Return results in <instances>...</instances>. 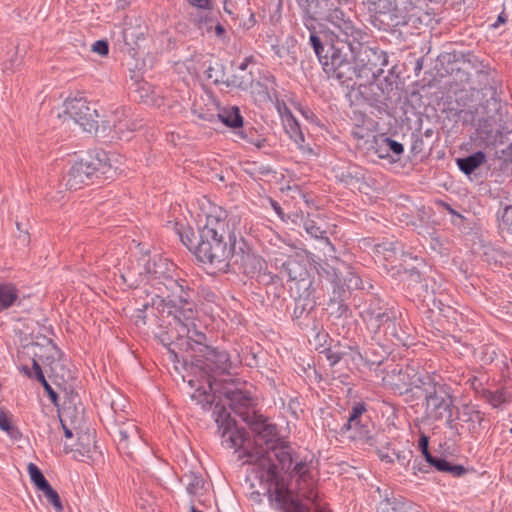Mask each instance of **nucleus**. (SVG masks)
I'll use <instances>...</instances> for the list:
<instances>
[{
    "mask_svg": "<svg viewBox=\"0 0 512 512\" xmlns=\"http://www.w3.org/2000/svg\"><path fill=\"white\" fill-rule=\"evenodd\" d=\"M239 224L238 216L230 215L221 206H211L198 231L195 256L218 271H225L232 260L244 274L253 277L263 269L264 261L237 232Z\"/></svg>",
    "mask_w": 512,
    "mask_h": 512,
    "instance_id": "1",
    "label": "nucleus"
},
{
    "mask_svg": "<svg viewBox=\"0 0 512 512\" xmlns=\"http://www.w3.org/2000/svg\"><path fill=\"white\" fill-rule=\"evenodd\" d=\"M333 26L330 31H311L309 43L328 78L349 86L354 70L347 49L355 43L370 40V34L351 19L342 9L334 8L325 16Z\"/></svg>",
    "mask_w": 512,
    "mask_h": 512,
    "instance_id": "2",
    "label": "nucleus"
},
{
    "mask_svg": "<svg viewBox=\"0 0 512 512\" xmlns=\"http://www.w3.org/2000/svg\"><path fill=\"white\" fill-rule=\"evenodd\" d=\"M333 26L330 31H311L309 43L328 78L349 86L354 70L347 49L355 43L370 40V34L351 19L342 9L334 8L325 16Z\"/></svg>",
    "mask_w": 512,
    "mask_h": 512,
    "instance_id": "3",
    "label": "nucleus"
},
{
    "mask_svg": "<svg viewBox=\"0 0 512 512\" xmlns=\"http://www.w3.org/2000/svg\"><path fill=\"white\" fill-rule=\"evenodd\" d=\"M333 26L330 31H311L309 43L328 78L349 86L354 70L347 49L355 43L370 40V34L351 19L342 9L334 8L325 16Z\"/></svg>",
    "mask_w": 512,
    "mask_h": 512,
    "instance_id": "4",
    "label": "nucleus"
},
{
    "mask_svg": "<svg viewBox=\"0 0 512 512\" xmlns=\"http://www.w3.org/2000/svg\"><path fill=\"white\" fill-rule=\"evenodd\" d=\"M251 461L259 462L260 479L266 483V495L270 507L276 512H311V508L303 499L312 503L317 502V492L314 489V479L310 464L300 460L290 471V477L296 478V488L292 490L284 481L278 467L271 457L263 453H251Z\"/></svg>",
    "mask_w": 512,
    "mask_h": 512,
    "instance_id": "5",
    "label": "nucleus"
},
{
    "mask_svg": "<svg viewBox=\"0 0 512 512\" xmlns=\"http://www.w3.org/2000/svg\"><path fill=\"white\" fill-rule=\"evenodd\" d=\"M146 282L158 292L156 296L168 305L193 313L197 291L194 284L181 276V271L167 258L155 255L143 265Z\"/></svg>",
    "mask_w": 512,
    "mask_h": 512,
    "instance_id": "6",
    "label": "nucleus"
},
{
    "mask_svg": "<svg viewBox=\"0 0 512 512\" xmlns=\"http://www.w3.org/2000/svg\"><path fill=\"white\" fill-rule=\"evenodd\" d=\"M360 317L375 343L390 342L396 346H409L412 328L402 313L380 297L370 295L364 302Z\"/></svg>",
    "mask_w": 512,
    "mask_h": 512,
    "instance_id": "7",
    "label": "nucleus"
},
{
    "mask_svg": "<svg viewBox=\"0 0 512 512\" xmlns=\"http://www.w3.org/2000/svg\"><path fill=\"white\" fill-rule=\"evenodd\" d=\"M280 274L292 283L290 295L294 300V308L291 317L293 321L301 324L300 321L306 319L317 305L316 282L307 269L294 258L282 263Z\"/></svg>",
    "mask_w": 512,
    "mask_h": 512,
    "instance_id": "8",
    "label": "nucleus"
},
{
    "mask_svg": "<svg viewBox=\"0 0 512 512\" xmlns=\"http://www.w3.org/2000/svg\"><path fill=\"white\" fill-rule=\"evenodd\" d=\"M115 170L107 153L94 150L79 157L63 177L64 185L69 190L81 189L84 185L93 184L96 180L112 179Z\"/></svg>",
    "mask_w": 512,
    "mask_h": 512,
    "instance_id": "9",
    "label": "nucleus"
},
{
    "mask_svg": "<svg viewBox=\"0 0 512 512\" xmlns=\"http://www.w3.org/2000/svg\"><path fill=\"white\" fill-rule=\"evenodd\" d=\"M204 360L200 368L208 376V386L211 393L205 391L201 394L204 399L201 401L204 409H211L215 402V394L213 392V385L216 381L217 375L230 374L231 370L236 368L239 360H232L229 353L226 350L214 348L211 346H205L204 352H202Z\"/></svg>",
    "mask_w": 512,
    "mask_h": 512,
    "instance_id": "10",
    "label": "nucleus"
},
{
    "mask_svg": "<svg viewBox=\"0 0 512 512\" xmlns=\"http://www.w3.org/2000/svg\"><path fill=\"white\" fill-rule=\"evenodd\" d=\"M338 433L342 437L359 441L363 445L376 444L379 432L375 429L365 402L360 401L353 404L347 421L340 427Z\"/></svg>",
    "mask_w": 512,
    "mask_h": 512,
    "instance_id": "11",
    "label": "nucleus"
},
{
    "mask_svg": "<svg viewBox=\"0 0 512 512\" xmlns=\"http://www.w3.org/2000/svg\"><path fill=\"white\" fill-rule=\"evenodd\" d=\"M368 43L369 40L355 43L346 52L350 53L354 60V74L358 70L359 76L376 80L383 73V67L388 65V56L378 46L371 47Z\"/></svg>",
    "mask_w": 512,
    "mask_h": 512,
    "instance_id": "12",
    "label": "nucleus"
},
{
    "mask_svg": "<svg viewBox=\"0 0 512 512\" xmlns=\"http://www.w3.org/2000/svg\"><path fill=\"white\" fill-rule=\"evenodd\" d=\"M317 272L320 278L330 284L331 294L329 299L347 301L351 291L362 288V279L350 267L342 272L327 262L319 264Z\"/></svg>",
    "mask_w": 512,
    "mask_h": 512,
    "instance_id": "13",
    "label": "nucleus"
},
{
    "mask_svg": "<svg viewBox=\"0 0 512 512\" xmlns=\"http://www.w3.org/2000/svg\"><path fill=\"white\" fill-rule=\"evenodd\" d=\"M481 93L484 101L480 103L482 113L489 118H495L501 115L502 99L500 97L502 89V80L498 77L495 70L490 68L478 71Z\"/></svg>",
    "mask_w": 512,
    "mask_h": 512,
    "instance_id": "14",
    "label": "nucleus"
},
{
    "mask_svg": "<svg viewBox=\"0 0 512 512\" xmlns=\"http://www.w3.org/2000/svg\"><path fill=\"white\" fill-rule=\"evenodd\" d=\"M424 398V415L427 420L441 421L449 411H454L456 396L451 385L443 382Z\"/></svg>",
    "mask_w": 512,
    "mask_h": 512,
    "instance_id": "15",
    "label": "nucleus"
},
{
    "mask_svg": "<svg viewBox=\"0 0 512 512\" xmlns=\"http://www.w3.org/2000/svg\"><path fill=\"white\" fill-rule=\"evenodd\" d=\"M244 421L249 425L250 429L255 433V442L259 445L263 442L266 448H260L257 450H244V455L247 457V462L254 463L259 466V462L251 461L249 455L251 453H263L265 457L269 456V449L272 445H276L281 440L278 437L277 426L273 423H269L267 419L263 418L261 415H257L255 413L247 414L244 417Z\"/></svg>",
    "mask_w": 512,
    "mask_h": 512,
    "instance_id": "16",
    "label": "nucleus"
},
{
    "mask_svg": "<svg viewBox=\"0 0 512 512\" xmlns=\"http://www.w3.org/2000/svg\"><path fill=\"white\" fill-rule=\"evenodd\" d=\"M215 422L221 433L222 444L227 448H241L247 440L248 433L244 428H238L225 405L217 402L213 408Z\"/></svg>",
    "mask_w": 512,
    "mask_h": 512,
    "instance_id": "17",
    "label": "nucleus"
},
{
    "mask_svg": "<svg viewBox=\"0 0 512 512\" xmlns=\"http://www.w3.org/2000/svg\"><path fill=\"white\" fill-rule=\"evenodd\" d=\"M65 113L85 132L96 133L98 131L97 109L95 104L91 105L86 99L81 97L67 100Z\"/></svg>",
    "mask_w": 512,
    "mask_h": 512,
    "instance_id": "18",
    "label": "nucleus"
},
{
    "mask_svg": "<svg viewBox=\"0 0 512 512\" xmlns=\"http://www.w3.org/2000/svg\"><path fill=\"white\" fill-rule=\"evenodd\" d=\"M116 435L118 437V450L134 460V452L130 445L138 448L144 446L138 426L133 421L124 422L117 427Z\"/></svg>",
    "mask_w": 512,
    "mask_h": 512,
    "instance_id": "19",
    "label": "nucleus"
},
{
    "mask_svg": "<svg viewBox=\"0 0 512 512\" xmlns=\"http://www.w3.org/2000/svg\"><path fill=\"white\" fill-rule=\"evenodd\" d=\"M381 500L377 504L376 512H420L419 507L411 501L399 496L396 497L390 488H377Z\"/></svg>",
    "mask_w": 512,
    "mask_h": 512,
    "instance_id": "20",
    "label": "nucleus"
},
{
    "mask_svg": "<svg viewBox=\"0 0 512 512\" xmlns=\"http://www.w3.org/2000/svg\"><path fill=\"white\" fill-rule=\"evenodd\" d=\"M37 340L31 342V347L34 348L33 356L43 364L52 366L56 361H61L64 354L62 350L53 342L52 339L46 336L37 337Z\"/></svg>",
    "mask_w": 512,
    "mask_h": 512,
    "instance_id": "21",
    "label": "nucleus"
},
{
    "mask_svg": "<svg viewBox=\"0 0 512 512\" xmlns=\"http://www.w3.org/2000/svg\"><path fill=\"white\" fill-rule=\"evenodd\" d=\"M302 227L311 238L324 242L329 247L330 252H335V247L327 235L326 224L321 214L307 212Z\"/></svg>",
    "mask_w": 512,
    "mask_h": 512,
    "instance_id": "22",
    "label": "nucleus"
},
{
    "mask_svg": "<svg viewBox=\"0 0 512 512\" xmlns=\"http://www.w3.org/2000/svg\"><path fill=\"white\" fill-rule=\"evenodd\" d=\"M352 348L350 346L342 345L340 342H336L334 345H329L328 347L319 350V354L323 355L327 360L330 368L332 369V373L334 377H336L337 371L335 367L341 362H348L349 359L352 361H356L355 352L352 353ZM342 375L338 374L337 377L340 378Z\"/></svg>",
    "mask_w": 512,
    "mask_h": 512,
    "instance_id": "23",
    "label": "nucleus"
},
{
    "mask_svg": "<svg viewBox=\"0 0 512 512\" xmlns=\"http://www.w3.org/2000/svg\"><path fill=\"white\" fill-rule=\"evenodd\" d=\"M174 327L170 330H173V335L176 342H170L169 344V353L172 355L174 360L178 361V350L182 351L185 346L190 345V341L188 340V335L191 333L190 324L187 322H183L180 316L175 315L174 318Z\"/></svg>",
    "mask_w": 512,
    "mask_h": 512,
    "instance_id": "24",
    "label": "nucleus"
},
{
    "mask_svg": "<svg viewBox=\"0 0 512 512\" xmlns=\"http://www.w3.org/2000/svg\"><path fill=\"white\" fill-rule=\"evenodd\" d=\"M331 0H310L305 9L304 25L311 31H316L313 22L317 17L326 16L330 10Z\"/></svg>",
    "mask_w": 512,
    "mask_h": 512,
    "instance_id": "25",
    "label": "nucleus"
},
{
    "mask_svg": "<svg viewBox=\"0 0 512 512\" xmlns=\"http://www.w3.org/2000/svg\"><path fill=\"white\" fill-rule=\"evenodd\" d=\"M387 356V351L384 349V342L371 345L364 351V354L356 351V360H360L369 369L380 366Z\"/></svg>",
    "mask_w": 512,
    "mask_h": 512,
    "instance_id": "26",
    "label": "nucleus"
},
{
    "mask_svg": "<svg viewBox=\"0 0 512 512\" xmlns=\"http://www.w3.org/2000/svg\"><path fill=\"white\" fill-rule=\"evenodd\" d=\"M207 67L204 71L206 79L210 80L215 85L225 84L227 87L238 86L236 81L229 80L226 77V68L221 61L209 60L205 62Z\"/></svg>",
    "mask_w": 512,
    "mask_h": 512,
    "instance_id": "27",
    "label": "nucleus"
},
{
    "mask_svg": "<svg viewBox=\"0 0 512 512\" xmlns=\"http://www.w3.org/2000/svg\"><path fill=\"white\" fill-rule=\"evenodd\" d=\"M368 9L371 13V24L378 29H382L381 24L384 23V20L381 17H389L391 18L392 14V3L390 0H367ZM384 30H387L386 27H383Z\"/></svg>",
    "mask_w": 512,
    "mask_h": 512,
    "instance_id": "28",
    "label": "nucleus"
},
{
    "mask_svg": "<svg viewBox=\"0 0 512 512\" xmlns=\"http://www.w3.org/2000/svg\"><path fill=\"white\" fill-rule=\"evenodd\" d=\"M224 394L229 401L230 408L244 420V417H246L247 414H250L249 411L246 410L250 406L252 400L249 394L239 389L232 391L227 390Z\"/></svg>",
    "mask_w": 512,
    "mask_h": 512,
    "instance_id": "29",
    "label": "nucleus"
},
{
    "mask_svg": "<svg viewBox=\"0 0 512 512\" xmlns=\"http://www.w3.org/2000/svg\"><path fill=\"white\" fill-rule=\"evenodd\" d=\"M234 133L240 139L248 144L254 145L258 149H263L269 146L265 136L248 123H243V125L238 130L234 131Z\"/></svg>",
    "mask_w": 512,
    "mask_h": 512,
    "instance_id": "30",
    "label": "nucleus"
},
{
    "mask_svg": "<svg viewBox=\"0 0 512 512\" xmlns=\"http://www.w3.org/2000/svg\"><path fill=\"white\" fill-rule=\"evenodd\" d=\"M346 302L347 301L329 299L327 311L334 325H338L337 321H342V326H344L345 322L352 317V310Z\"/></svg>",
    "mask_w": 512,
    "mask_h": 512,
    "instance_id": "31",
    "label": "nucleus"
},
{
    "mask_svg": "<svg viewBox=\"0 0 512 512\" xmlns=\"http://www.w3.org/2000/svg\"><path fill=\"white\" fill-rule=\"evenodd\" d=\"M400 251H402V243L396 240H384L374 246L375 256L391 263L398 258Z\"/></svg>",
    "mask_w": 512,
    "mask_h": 512,
    "instance_id": "32",
    "label": "nucleus"
},
{
    "mask_svg": "<svg viewBox=\"0 0 512 512\" xmlns=\"http://www.w3.org/2000/svg\"><path fill=\"white\" fill-rule=\"evenodd\" d=\"M486 162V154L483 151H477L467 157L457 158L456 163L461 172L465 175L472 174L476 169Z\"/></svg>",
    "mask_w": 512,
    "mask_h": 512,
    "instance_id": "33",
    "label": "nucleus"
},
{
    "mask_svg": "<svg viewBox=\"0 0 512 512\" xmlns=\"http://www.w3.org/2000/svg\"><path fill=\"white\" fill-rule=\"evenodd\" d=\"M429 440V437L424 433H422L418 439V449L421 451L427 465H422L421 463L417 464L415 461L412 467L415 475H417L418 472L428 473L431 463L437 458V456H433L429 451Z\"/></svg>",
    "mask_w": 512,
    "mask_h": 512,
    "instance_id": "34",
    "label": "nucleus"
},
{
    "mask_svg": "<svg viewBox=\"0 0 512 512\" xmlns=\"http://www.w3.org/2000/svg\"><path fill=\"white\" fill-rule=\"evenodd\" d=\"M443 382L444 381L442 380L437 381L434 377L428 374L417 375V373L414 371L412 379L413 393H410L411 397L415 396L414 390H420L425 398L429 394L428 392H432L434 388H437V386Z\"/></svg>",
    "mask_w": 512,
    "mask_h": 512,
    "instance_id": "35",
    "label": "nucleus"
},
{
    "mask_svg": "<svg viewBox=\"0 0 512 512\" xmlns=\"http://www.w3.org/2000/svg\"><path fill=\"white\" fill-rule=\"evenodd\" d=\"M269 451H272L274 453V456L277 459L282 470H290L294 458L292 455L293 450L289 444H285L284 442L280 441L276 445H272Z\"/></svg>",
    "mask_w": 512,
    "mask_h": 512,
    "instance_id": "36",
    "label": "nucleus"
},
{
    "mask_svg": "<svg viewBox=\"0 0 512 512\" xmlns=\"http://www.w3.org/2000/svg\"><path fill=\"white\" fill-rule=\"evenodd\" d=\"M219 120L227 127L238 130L244 123V118L237 106L224 108L218 113Z\"/></svg>",
    "mask_w": 512,
    "mask_h": 512,
    "instance_id": "37",
    "label": "nucleus"
},
{
    "mask_svg": "<svg viewBox=\"0 0 512 512\" xmlns=\"http://www.w3.org/2000/svg\"><path fill=\"white\" fill-rule=\"evenodd\" d=\"M19 298L17 287L8 282L0 283V312L12 307Z\"/></svg>",
    "mask_w": 512,
    "mask_h": 512,
    "instance_id": "38",
    "label": "nucleus"
},
{
    "mask_svg": "<svg viewBox=\"0 0 512 512\" xmlns=\"http://www.w3.org/2000/svg\"><path fill=\"white\" fill-rule=\"evenodd\" d=\"M414 369L407 365V371L402 373L400 377L395 380L390 381V387L399 395H409L413 393L412 389V379H413Z\"/></svg>",
    "mask_w": 512,
    "mask_h": 512,
    "instance_id": "39",
    "label": "nucleus"
},
{
    "mask_svg": "<svg viewBox=\"0 0 512 512\" xmlns=\"http://www.w3.org/2000/svg\"><path fill=\"white\" fill-rule=\"evenodd\" d=\"M368 446L374 449L382 462L387 464H393L395 462L394 457L391 455L393 449L391 448V443L383 433L379 432L377 434L376 444Z\"/></svg>",
    "mask_w": 512,
    "mask_h": 512,
    "instance_id": "40",
    "label": "nucleus"
},
{
    "mask_svg": "<svg viewBox=\"0 0 512 512\" xmlns=\"http://www.w3.org/2000/svg\"><path fill=\"white\" fill-rule=\"evenodd\" d=\"M430 467H434L439 472L449 473L454 477L464 476L468 472L463 465L451 463L441 457H437Z\"/></svg>",
    "mask_w": 512,
    "mask_h": 512,
    "instance_id": "41",
    "label": "nucleus"
},
{
    "mask_svg": "<svg viewBox=\"0 0 512 512\" xmlns=\"http://www.w3.org/2000/svg\"><path fill=\"white\" fill-rule=\"evenodd\" d=\"M337 177L346 186H356L364 180L365 174L362 168L358 166H349L338 174Z\"/></svg>",
    "mask_w": 512,
    "mask_h": 512,
    "instance_id": "42",
    "label": "nucleus"
},
{
    "mask_svg": "<svg viewBox=\"0 0 512 512\" xmlns=\"http://www.w3.org/2000/svg\"><path fill=\"white\" fill-rule=\"evenodd\" d=\"M181 481L186 486V491L189 495H197L204 486V479L201 474L189 471L184 473Z\"/></svg>",
    "mask_w": 512,
    "mask_h": 512,
    "instance_id": "43",
    "label": "nucleus"
},
{
    "mask_svg": "<svg viewBox=\"0 0 512 512\" xmlns=\"http://www.w3.org/2000/svg\"><path fill=\"white\" fill-rule=\"evenodd\" d=\"M285 127L290 139L298 146L299 149L305 151V137L299 122L294 116L291 115L290 118L287 119V124Z\"/></svg>",
    "mask_w": 512,
    "mask_h": 512,
    "instance_id": "44",
    "label": "nucleus"
},
{
    "mask_svg": "<svg viewBox=\"0 0 512 512\" xmlns=\"http://www.w3.org/2000/svg\"><path fill=\"white\" fill-rule=\"evenodd\" d=\"M121 279L124 284L129 288H137L141 283L146 282L145 271L136 270V268H129L121 274Z\"/></svg>",
    "mask_w": 512,
    "mask_h": 512,
    "instance_id": "45",
    "label": "nucleus"
},
{
    "mask_svg": "<svg viewBox=\"0 0 512 512\" xmlns=\"http://www.w3.org/2000/svg\"><path fill=\"white\" fill-rule=\"evenodd\" d=\"M21 64L22 58L18 54V49L16 47L11 48L7 51L6 58L2 63V71L7 75L13 74Z\"/></svg>",
    "mask_w": 512,
    "mask_h": 512,
    "instance_id": "46",
    "label": "nucleus"
},
{
    "mask_svg": "<svg viewBox=\"0 0 512 512\" xmlns=\"http://www.w3.org/2000/svg\"><path fill=\"white\" fill-rule=\"evenodd\" d=\"M40 492H42L47 503L53 507L55 512H63V505L60 496L58 492L50 484H48L46 487L40 490Z\"/></svg>",
    "mask_w": 512,
    "mask_h": 512,
    "instance_id": "47",
    "label": "nucleus"
},
{
    "mask_svg": "<svg viewBox=\"0 0 512 512\" xmlns=\"http://www.w3.org/2000/svg\"><path fill=\"white\" fill-rule=\"evenodd\" d=\"M27 469H28V473H29L31 482L34 484V486L37 488V490L40 491L44 487H46L48 484H50L48 482V480L45 478V476L43 475L40 468L36 464L29 463Z\"/></svg>",
    "mask_w": 512,
    "mask_h": 512,
    "instance_id": "48",
    "label": "nucleus"
},
{
    "mask_svg": "<svg viewBox=\"0 0 512 512\" xmlns=\"http://www.w3.org/2000/svg\"><path fill=\"white\" fill-rule=\"evenodd\" d=\"M188 340L190 341L189 346L184 347V351L195 350V346H199V352H204V347L207 346L205 344L206 335L203 332L197 331L195 327L191 329V333L188 335Z\"/></svg>",
    "mask_w": 512,
    "mask_h": 512,
    "instance_id": "49",
    "label": "nucleus"
},
{
    "mask_svg": "<svg viewBox=\"0 0 512 512\" xmlns=\"http://www.w3.org/2000/svg\"><path fill=\"white\" fill-rule=\"evenodd\" d=\"M208 12L199 15L196 19V23L199 27H204L207 33L212 32L215 24L220 20V12L214 13L212 10H207Z\"/></svg>",
    "mask_w": 512,
    "mask_h": 512,
    "instance_id": "50",
    "label": "nucleus"
},
{
    "mask_svg": "<svg viewBox=\"0 0 512 512\" xmlns=\"http://www.w3.org/2000/svg\"><path fill=\"white\" fill-rule=\"evenodd\" d=\"M179 238L183 245L195 254L198 237L195 236L194 231L190 227H182L178 231Z\"/></svg>",
    "mask_w": 512,
    "mask_h": 512,
    "instance_id": "51",
    "label": "nucleus"
},
{
    "mask_svg": "<svg viewBox=\"0 0 512 512\" xmlns=\"http://www.w3.org/2000/svg\"><path fill=\"white\" fill-rule=\"evenodd\" d=\"M0 429L14 440H19L22 436L20 430L11 423L10 419L2 411H0Z\"/></svg>",
    "mask_w": 512,
    "mask_h": 512,
    "instance_id": "52",
    "label": "nucleus"
},
{
    "mask_svg": "<svg viewBox=\"0 0 512 512\" xmlns=\"http://www.w3.org/2000/svg\"><path fill=\"white\" fill-rule=\"evenodd\" d=\"M481 398L494 408H498L506 401L505 394L502 390L491 391L486 389L485 391H482Z\"/></svg>",
    "mask_w": 512,
    "mask_h": 512,
    "instance_id": "53",
    "label": "nucleus"
},
{
    "mask_svg": "<svg viewBox=\"0 0 512 512\" xmlns=\"http://www.w3.org/2000/svg\"><path fill=\"white\" fill-rule=\"evenodd\" d=\"M58 412L60 422L70 421L71 423H74L78 418V410L70 401L64 402L62 408H60Z\"/></svg>",
    "mask_w": 512,
    "mask_h": 512,
    "instance_id": "54",
    "label": "nucleus"
},
{
    "mask_svg": "<svg viewBox=\"0 0 512 512\" xmlns=\"http://www.w3.org/2000/svg\"><path fill=\"white\" fill-rule=\"evenodd\" d=\"M499 228L512 234V205H506L498 212Z\"/></svg>",
    "mask_w": 512,
    "mask_h": 512,
    "instance_id": "55",
    "label": "nucleus"
},
{
    "mask_svg": "<svg viewBox=\"0 0 512 512\" xmlns=\"http://www.w3.org/2000/svg\"><path fill=\"white\" fill-rule=\"evenodd\" d=\"M391 455L394 457L395 461H397L400 466L407 469L413 458V451L409 448L404 450L392 449Z\"/></svg>",
    "mask_w": 512,
    "mask_h": 512,
    "instance_id": "56",
    "label": "nucleus"
},
{
    "mask_svg": "<svg viewBox=\"0 0 512 512\" xmlns=\"http://www.w3.org/2000/svg\"><path fill=\"white\" fill-rule=\"evenodd\" d=\"M306 219V213H304L301 209H297L286 213V221L285 223H291L297 227H302L304 221Z\"/></svg>",
    "mask_w": 512,
    "mask_h": 512,
    "instance_id": "57",
    "label": "nucleus"
},
{
    "mask_svg": "<svg viewBox=\"0 0 512 512\" xmlns=\"http://www.w3.org/2000/svg\"><path fill=\"white\" fill-rule=\"evenodd\" d=\"M16 227L18 234L16 235L15 244L20 247L28 246L30 242V235L28 233V230L20 222H16Z\"/></svg>",
    "mask_w": 512,
    "mask_h": 512,
    "instance_id": "58",
    "label": "nucleus"
},
{
    "mask_svg": "<svg viewBox=\"0 0 512 512\" xmlns=\"http://www.w3.org/2000/svg\"><path fill=\"white\" fill-rule=\"evenodd\" d=\"M19 371L26 377L38 381L40 384H43L44 382L47 381L42 369H40L36 372H32L30 367H28L27 365H22L19 367Z\"/></svg>",
    "mask_w": 512,
    "mask_h": 512,
    "instance_id": "59",
    "label": "nucleus"
},
{
    "mask_svg": "<svg viewBox=\"0 0 512 512\" xmlns=\"http://www.w3.org/2000/svg\"><path fill=\"white\" fill-rule=\"evenodd\" d=\"M19 371L26 377L38 381L40 384H43L44 382L47 381L42 369H40L36 372H32L30 367H28L27 365H22L19 367Z\"/></svg>",
    "mask_w": 512,
    "mask_h": 512,
    "instance_id": "60",
    "label": "nucleus"
},
{
    "mask_svg": "<svg viewBox=\"0 0 512 512\" xmlns=\"http://www.w3.org/2000/svg\"><path fill=\"white\" fill-rule=\"evenodd\" d=\"M442 59L444 61H447L448 63H452V62H458L460 60H462L464 63L465 62H471V58H473L474 60H477V58L473 55H464L462 53H456V52H453V53H446L444 55L441 56Z\"/></svg>",
    "mask_w": 512,
    "mask_h": 512,
    "instance_id": "61",
    "label": "nucleus"
},
{
    "mask_svg": "<svg viewBox=\"0 0 512 512\" xmlns=\"http://www.w3.org/2000/svg\"><path fill=\"white\" fill-rule=\"evenodd\" d=\"M407 371V366H402L399 364L394 365L389 369L386 373V376L384 377V380L388 383L390 386V381L395 380L396 378L400 377L402 373H405Z\"/></svg>",
    "mask_w": 512,
    "mask_h": 512,
    "instance_id": "62",
    "label": "nucleus"
},
{
    "mask_svg": "<svg viewBox=\"0 0 512 512\" xmlns=\"http://www.w3.org/2000/svg\"><path fill=\"white\" fill-rule=\"evenodd\" d=\"M383 142L388 147V151L392 152L393 154H395L397 156L401 155L404 152L403 145L396 140L386 137L383 140Z\"/></svg>",
    "mask_w": 512,
    "mask_h": 512,
    "instance_id": "63",
    "label": "nucleus"
},
{
    "mask_svg": "<svg viewBox=\"0 0 512 512\" xmlns=\"http://www.w3.org/2000/svg\"><path fill=\"white\" fill-rule=\"evenodd\" d=\"M424 141L421 134H412L411 152L417 155L423 151Z\"/></svg>",
    "mask_w": 512,
    "mask_h": 512,
    "instance_id": "64",
    "label": "nucleus"
}]
</instances>
